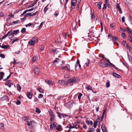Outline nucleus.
I'll use <instances>...</instances> for the list:
<instances>
[{
	"label": "nucleus",
	"instance_id": "1",
	"mask_svg": "<svg viewBox=\"0 0 132 132\" xmlns=\"http://www.w3.org/2000/svg\"><path fill=\"white\" fill-rule=\"evenodd\" d=\"M79 80V78H76L71 79L67 81V83L68 85H72L73 84L77 82Z\"/></svg>",
	"mask_w": 132,
	"mask_h": 132
},
{
	"label": "nucleus",
	"instance_id": "2",
	"mask_svg": "<svg viewBox=\"0 0 132 132\" xmlns=\"http://www.w3.org/2000/svg\"><path fill=\"white\" fill-rule=\"evenodd\" d=\"M38 40V39L37 37L33 38L28 42V44L30 45H33L37 42Z\"/></svg>",
	"mask_w": 132,
	"mask_h": 132
},
{
	"label": "nucleus",
	"instance_id": "3",
	"mask_svg": "<svg viewBox=\"0 0 132 132\" xmlns=\"http://www.w3.org/2000/svg\"><path fill=\"white\" fill-rule=\"evenodd\" d=\"M27 125L29 127V128L32 126L34 123V121L33 120H30V118L28 120H27Z\"/></svg>",
	"mask_w": 132,
	"mask_h": 132
},
{
	"label": "nucleus",
	"instance_id": "4",
	"mask_svg": "<svg viewBox=\"0 0 132 132\" xmlns=\"http://www.w3.org/2000/svg\"><path fill=\"white\" fill-rule=\"evenodd\" d=\"M81 66L79 63V60H77V61L76 62L75 64V68L76 69L77 68H78L79 69H81Z\"/></svg>",
	"mask_w": 132,
	"mask_h": 132
},
{
	"label": "nucleus",
	"instance_id": "5",
	"mask_svg": "<svg viewBox=\"0 0 132 132\" xmlns=\"http://www.w3.org/2000/svg\"><path fill=\"white\" fill-rule=\"evenodd\" d=\"M34 72L36 75H37L39 73V71L37 67L34 66Z\"/></svg>",
	"mask_w": 132,
	"mask_h": 132
},
{
	"label": "nucleus",
	"instance_id": "6",
	"mask_svg": "<svg viewBox=\"0 0 132 132\" xmlns=\"http://www.w3.org/2000/svg\"><path fill=\"white\" fill-rule=\"evenodd\" d=\"M77 2L76 0H72L71 3V8L73 9L75 8V4Z\"/></svg>",
	"mask_w": 132,
	"mask_h": 132
},
{
	"label": "nucleus",
	"instance_id": "7",
	"mask_svg": "<svg viewBox=\"0 0 132 132\" xmlns=\"http://www.w3.org/2000/svg\"><path fill=\"white\" fill-rule=\"evenodd\" d=\"M59 82L62 85L65 84L66 85H68L67 83V81H65L64 80H59Z\"/></svg>",
	"mask_w": 132,
	"mask_h": 132
},
{
	"label": "nucleus",
	"instance_id": "8",
	"mask_svg": "<svg viewBox=\"0 0 132 132\" xmlns=\"http://www.w3.org/2000/svg\"><path fill=\"white\" fill-rule=\"evenodd\" d=\"M58 114V116L60 118H61V116H62L63 117H64L65 116H68L66 114H63L59 112L57 113Z\"/></svg>",
	"mask_w": 132,
	"mask_h": 132
},
{
	"label": "nucleus",
	"instance_id": "9",
	"mask_svg": "<svg viewBox=\"0 0 132 132\" xmlns=\"http://www.w3.org/2000/svg\"><path fill=\"white\" fill-rule=\"evenodd\" d=\"M65 106L68 108L72 106V103L70 102H69L65 104Z\"/></svg>",
	"mask_w": 132,
	"mask_h": 132
},
{
	"label": "nucleus",
	"instance_id": "10",
	"mask_svg": "<svg viewBox=\"0 0 132 132\" xmlns=\"http://www.w3.org/2000/svg\"><path fill=\"white\" fill-rule=\"evenodd\" d=\"M27 97L30 99H31L32 97V94L29 92H27Z\"/></svg>",
	"mask_w": 132,
	"mask_h": 132
},
{
	"label": "nucleus",
	"instance_id": "11",
	"mask_svg": "<svg viewBox=\"0 0 132 132\" xmlns=\"http://www.w3.org/2000/svg\"><path fill=\"white\" fill-rule=\"evenodd\" d=\"M45 82L46 83L48 84L49 85H52L53 84L52 81H50V80H46Z\"/></svg>",
	"mask_w": 132,
	"mask_h": 132
},
{
	"label": "nucleus",
	"instance_id": "12",
	"mask_svg": "<svg viewBox=\"0 0 132 132\" xmlns=\"http://www.w3.org/2000/svg\"><path fill=\"white\" fill-rule=\"evenodd\" d=\"M101 128L103 132H105L106 130V128L104 126L103 124H102L101 127Z\"/></svg>",
	"mask_w": 132,
	"mask_h": 132
},
{
	"label": "nucleus",
	"instance_id": "13",
	"mask_svg": "<svg viewBox=\"0 0 132 132\" xmlns=\"http://www.w3.org/2000/svg\"><path fill=\"white\" fill-rule=\"evenodd\" d=\"M66 68L67 70L69 71H70V66L68 64H67L65 66V68Z\"/></svg>",
	"mask_w": 132,
	"mask_h": 132
},
{
	"label": "nucleus",
	"instance_id": "14",
	"mask_svg": "<svg viewBox=\"0 0 132 132\" xmlns=\"http://www.w3.org/2000/svg\"><path fill=\"white\" fill-rule=\"evenodd\" d=\"M19 30H14L13 32L12 31L13 33H11L13 35L14 34H17L19 33Z\"/></svg>",
	"mask_w": 132,
	"mask_h": 132
},
{
	"label": "nucleus",
	"instance_id": "15",
	"mask_svg": "<svg viewBox=\"0 0 132 132\" xmlns=\"http://www.w3.org/2000/svg\"><path fill=\"white\" fill-rule=\"evenodd\" d=\"M4 73L3 72H0V80L3 79V76L4 75Z\"/></svg>",
	"mask_w": 132,
	"mask_h": 132
},
{
	"label": "nucleus",
	"instance_id": "16",
	"mask_svg": "<svg viewBox=\"0 0 132 132\" xmlns=\"http://www.w3.org/2000/svg\"><path fill=\"white\" fill-rule=\"evenodd\" d=\"M113 75L114 77L116 78H120V76L119 75L115 73H113Z\"/></svg>",
	"mask_w": 132,
	"mask_h": 132
},
{
	"label": "nucleus",
	"instance_id": "17",
	"mask_svg": "<svg viewBox=\"0 0 132 132\" xmlns=\"http://www.w3.org/2000/svg\"><path fill=\"white\" fill-rule=\"evenodd\" d=\"M30 118V117H23L22 118V119L24 121H26L27 122V120H28Z\"/></svg>",
	"mask_w": 132,
	"mask_h": 132
},
{
	"label": "nucleus",
	"instance_id": "18",
	"mask_svg": "<svg viewBox=\"0 0 132 132\" xmlns=\"http://www.w3.org/2000/svg\"><path fill=\"white\" fill-rule=\"evenodd\" d=\"M102 60L100 61V63L99 65H100L102 67H103L104 65L105 62H102Z\"/></svg>",
	"mask_w": 132,
	"mask_h": 132
},
{
	"label": "nucleus",
	"instance_id": "19",
	"mask_svg": "<svg viewBox=\"0 0 132 132\" xmlns=\"http://www.w3.org/2000/svg\"><path fill=\"white\" fill-rule=\"evenodd\" d=\"M127 31L130 34H132V31L129 28H128L127 29Z\"/></svg>",
	"mask_w": 132,
	"mask_h": 132
},
{
	"label": "nucleus",
	"instance_id": "20",
	"mask_svg": "<svg viewBox=\"0 0 132 132\" xmlns=\"http://www.w3.org/2000/svg\"><path fill=\"white\" fill-rule=\"evenodd\" d=\"M102 4V3L101 2H100L98 3L97 6L99 9H101Z\"/></svg>",
	"mask_w": 132,
	"mask_h": 132
},
{
	"label": "nucleus",
	"instance_id": "21",
	"mask_svg": "<svg viewBox=\"0 0 132 132\" xmlns=\"http://www.w3.org/2000/svg\"><path fill=\"white\" fill-rule=\"evenodd\" d=\"M85 62L86 66H88L89 62V60L88 59H87L85 61Z\"/></svg>",
	"mask_w": 132,
	"mask_h": 132
},
{
	"label": "nucleus",
	"instance_id": "22",
	"mask_svg": "<svg viewBox=\"0 0 132 132\" xmlns=\"http://www.w3.org/2000/svg\"><path fill=\"white\" fill-rule=\"evenodd\" d=\"M86 123L88 125H92V122L91 121H89L88 120H87L86 121Z\"/></svg>",
	"mask_w": 132,
	"mask_h": 132
},
{
	"label": "nucleus",
	"instance_id": "23",
	"mask_svg": "<svg viewBox=\"0 0 132 132\" xmlns=\"http://www.w3.org/2000/svg\"><path fill=\"white\" fill-rule=\"evenodd\" d=\"M38 90L39 92L41 93H43L44 91V90L42 89L40 87L38 88Z\"/></svg>",
	"mask_w": 132,
	"mask_h": 132
},
{
	"label": "nucleus",
	"instance_id": "24",
	"mask_svg": "<svg viewBox=\"0 0 132 132\" xmlns=\"http://www.w3.org/2000/svg\"><path fill=\"white\" fill-rule=\"evenodd\" d=\"M67 128H69V129L74 128V126L72 127L71 125L68 124L66 127Z\"/></svg>",
	"mask_w": 132,
	"mask_h": 132
},
{
	"label": "nucleus",
	"instance_id": "25",
	"mask_svg": "<svg viewBox=\"0 0 132 132\" xmlns=\"http://www.w3.org/2000/svg\"><path fill=\"white\" fill-rule=\"evenodd\" d=\"M90 130L88 131V132H94L95 129L93 128H90L89 129Z\"/></svg>",
	"mask_w": 132,
	"mask_h": 132
},
{
	"label": "nucleus",
	"instance_id": "26",
	"mask_svg": "<svg viewBox=\"0 0 132 132\" xmlns=\"http://www.w3.org/2000/svg\"><path fill=\"white\" fill-rule=\"evenodd\" d=\"M20 21L19 20H18L16 21H13L12 23H13L14 24H16L18 23H20Z\"/></svg>",
	"mask_w": 132,
	"mask_h": 132
},
{
	"label": "nucleus",
	"instance_id": "27",
	"mask_svg": "<svg viewBox=\"0 0 132 132\" xmlns=\"http://www.w3.org/2000/svg\"><path fill=\"white\" fill-rule=\"evenodd\" d=\"M59 61V59L57 58H56L55 60H54L53 62V63H58Z\"/></svg>",
	"mask_w": 132,
	"mask_h": 132
},
{
	"label": "nucleus",
	"instance_id": "28",
	"mask_svg": "<svg viewBox=\"0 0 132 132\" xmlns=\"http://www.w3.org/2000/svg\"><path fill=\"white\" fill-rule=\"evenodd\" d=\"M103 58H105V60H106V61H108V62H109V63H110L111 65H113V66H114V65L112 63H111L110 62V61L109 60V59H106V58H105V57H104V56H103Z\"/></svg>",
	"mask_w": 132,
	"mask_h": 132
},
{
	"label": "nucleus",
	"instance_id": "29",
	"mask_svg": "<svg viewBox=\"0 0 132 132\" xmlns=\"http://www.w3.org/2000/svg\"><path fill=\"white\" fill-rule=\"evenodd\" d=\"M86 87L87 88V90H92V88L91 86H86Z\"/></svg>",
	"mask_w": 132,
	"mask_h": 132
},
{
	"label": "nucleus",
	"instance_id": "30",
	"mask_svg": "<svg viewBox=\"0 0 132 132\" xmlns=\"http://www.w3.org/2000/svg\"><path fill=\"white\" fill-rule=\"evenodd\" d=\"M16 86H17V87L18 89V90L19 91H20L21 90V87L20 86V85H19L18 84H17L16 85Z\"/></svg>",
	"mask_w": 132,
	"mask_h": 132
},
{
	"label": "nucleus",
	"instance_id": "31",
	"mask_svg": "<svg viewBox=\"0 0 132 132\" xmlns=\"http://www.w3.org/2000/svg\"><path fill=\"white\" fill-rule=\"evenodd\" d=\"M37 12H36L35 13H28V15L29 16H34L36 14Z\"/></svg>",
	"mask_w": 132,
	"mask_h": 132
},
{
	"label": "nucleus",
	"instance_id": "32",
	"mask_svg": "<svg viewBox=\"0 0 132 132\" xmlns=\"http://www.w3.org/2000/svg\"><path fill=\"white\" fill-rule=\"evenodd\" d=\"M9 45H2L1 46V48H8L9 47Z\"/></svg>",
	"mask_w": 132,
	"mask_h": 132
},
{
	"label": "nucleus",
	"instance_id": "33",
	"mask_svg": "<svg viewBox=\"0 0 132 132\" xmlns=\"http://www.w3.org/2000/svg\"><path fill=\"white\" fill-rule=\"evenodd\" d=\"M38 0H36V1L34 2V3L32 4V5H31L29 7H32L34 5H35L36 4V3L38 1Z\"/></svg>",
	"mask_w": 132,
	"mask_h": 132
},
{
	"label": "nucleus",
	"instance_id": "34",
	"mask_svg": "<svg viewBox=\"0 0 132 132\" xmlns=\"http://www.w3.org/2000/svg\"><path fill=\"white\" fill-rule=\"evenodd\" d=\"M128 57L130 62L132 63V58L131 56H129V55L128 54Z\"/></svg>",
	"mask_w": 132,
	"mask_h": 132
},
{
	"label": "nucleus",
	"instance_id": "35",
	"mask_svg": "<svg viewBox=\"0 0 132 132\" xmlns=\"http://www.w3.org/2000/svg\"><path fill=\"white\" fill-rule=\"evenodd\" d=\"M61 128V126L60 125H59L56 127V129L57 130H60V129Z\"/></svg>",
	"mask_w": 132,
	"mask_h": 132
},
{
	"label": "nucleus",
	"instance_id": "36",
	"mask_svg": "<svg viewBox=\"0 0 132 132\" xmlns=\"http://www.w3.org/2000/svg\"><path fill=\"white\" fill-rule=\"evenodd\" d=\"M26 29L25 28H22L21 31V32L23 33H24L26 31Z\"/></svg>",
	"mask_w": 132,
	"mask_h": 132
},
{
	"label": "nucleus",
	"instance_id": "37",
	"mask_svg": "<svg viewBox=\"0 0 132 132\" xmlns=\"http://www.w3.org/2000/svg\"><path fill=\"white\" fill-rule=\"evenodd\" d=\"M106 85L107 87H109L110 86V82L109 81H108L106 84Z\"/></svg>",
	"mask_w": 132,
	"mask_h": 132
},
{
	"label": "nucleus",
	"instance_id": "38",
	"mask_svg": "<svg viewBox=\"0 0 132 132\" xmlns=\"http://www.w3.org/2000/svg\"><path fill=\"white\" fill-rule=\"evenodd\" d=\"M36 111L38 113H39L40 112V110L37 108H36Z\"/></svg>",
	"mask_w": 132,
	"mask_h": 132
},
{
	"label": "nucleus",
	"instance_id": "39",
	"mask_svg": "<svg viewBox=\"0 0 132 132\" xmlns=\"http://www.w3.org/2000/svg\"><path fill=\"white\" fill-rule=\"evenodd\" d=\"M48 5L46 6L44 9V11L45 13L46 11L48 10L47 7Z\"/></svg>",
	"mask_w": 132,
	"mask_h": 132
},
{
	"label": "nucleus",
	"instance_id": "40",
	"mask_svg": "<svg viewBox=\"0 0 132 132\" xmlns=\"http://www.w3.org/2000/svg\"><path fill=\"white\" fill-rule=\"evenodd\" d=\"M36 59V56H34L33 57L32 60L33 62H35Z\"/></svg>",
	"mask_w": 132,
	"mask_h": 132
},
{
	"label": "nucleus",
	"instance_id": "41",
	"mask_svg": "<svg viewBox=\"0 0 132 132\" xmlns=\"http://www.w3.org/2000/svg\"><path fill=\"white\" fill-rule=\"evenodd\" d=\"M8 32H9V34H8V35H9V36H13V35H12V34L11 33H12V31L11 30L10 31H9Z\"/></svg>",
	"mask_w": 132,
	"mask_h": 132
},
{
	"label": "nucleus",
	"instance_id": "42",
	"mask_svg": "<svg viewBox=\"0 0 132 132\" xmlns=\"http://www.w3.org/2000/svg\"><path fill=\"white\" fill-rule=\"evenodd\" d=\"M82 95V94L80 93H79V95L78 96V98L79 100H80V98L81 97V96Z\"/></svg>",
	"mask_w": 132,
	"mask_h": 132
},
{
	"label": "nucleus",
	"instance_id": "43",
	"mask_svg": "<svg viewBox=\"0 0 132 132\" xmlns=\"http://www.w3.org/2000/svg\"><path fill=\"white\" fill-rule=\"evenodd\" d=\"M44 47L42 46L40 48V51H41L44 50Z\"/></svg>",
	"mask_w": 132,
	"mask_h": 132
},
{
	"label": "nucleus",
	"instance_id": "44",
	"mask_svg": "<svg viewBox=\"0 0 132 132\" xmlns=\"http://www.w3.org/2000/svg\"><path fill=\"white\" fill-rule=\"evenodd\" d=\"M80 126L78 125H76L75 126H74V128L77 129V128H79Z\"/></svg>",
	"mask_w": 132,
	"mask_h": 132
},
{
	"label": "nucleus",
	"instance_id": "45",
	"mask_svg": "<svg viewBox=\"0 0 132 132\" xmlns=\"http://www.w3.org/2000/svg\"><path fill=\"white\" fill-rule=\"evenodd\" d=\"M28 15V13H27V14H26L24 16H25V17H24V18H21V20L22 21V20H24L25 19V17L27 16V15Z\"/></svg>",
	"mask_w": 132,
	"mask_h": 132
},
{
	"label": "nucleus",
	"instance_id": "46",
	"mask_svg": "<svg viewBox=\"0 0 132 132\" xmlns=\"http://www.w3.org/2000/svg\"><path fill=\"white\" fill-rule=\"evenodd\" d=\"M18 63H20V62H16L15 61V59H14V61L13 62V64L14 65H16V64H18Z\"/></svg>",
	"mask_w": 132,
	"mask_h": 132
},
{
	"label": "nucleus",
	"instance_id": "47",
	"mask_svg": "<svg viewBox=\"0 0 132 132\" xmlns=\"http://www.w3.org/2000/svg\"><path fill=\"white\" fill-rule=\"evenodd\" d=\"M4 124L3 123H1L0 124V127L2 128V129L4 128Z\"/></svg>",
	"mask_w": 132,
	"mask_h": 132
},
{
	"label": "nucleus",
	"instance_id": "48",
	"mask_svg": "<svg viewBox=\"0 0 132 132\" xmlns=\"http://www.w3.org/2000/svg\"><path fill=\"white\" fill-rule=\"evenodd\" d=\"M97 122H94V127L95 128H96V125H97Z\"/></svg>",
	"mask_w": 132,
	"mask_h": 132
},
{
	"label": "nucleus",
	"instance_id": "49",
	"mask_svg": "<svg viewBox=\"0 0 132 132\" xmlns=\"http://www.w3.org/2000/svg\"><path fill=\"white\" fill-rule=\"evenodd\" d=\"M43 22H42L41 23L40 25V26H39V27L38 28L39 29H40L42 28V26L43 25Z\"/></svg>",
	"mask_w": 132,
	"mask_h": 132
},
{
	"label": "nucleus",
	"instance_id": "50",
	"mask_svg": "<svg viewBox=\"0 0 132 132\" xmlns=\"http://www.w3.org/2000/svg\"><path fill=\"white\" fill-rule=\"evenodd\" d=\"M50 130H52L53 128V126H52V123H51L50 125Z\"/></svg>",
	"mask_w": 132,
	"mask_h": 132
},
{
	"label": "nucleus",
	"instance_id": "51",
	"mask_svg": "<svg viewBox=\"0 0 132 132\" xmlns=\"http://www.w3.org/2000/svg\"><path fill=\"white\" fill-rule=\"evenodd\" d=\"M49 114L52 117H54V116L53 114V113L52 111H51L49 112Z\"/></svg>",
	"mask_w": 132,
	"mask_h": 132
},
{
	"label": "nucleus",
	"instance_id": "52",
	"mask_svg": "<svg viewBox=\"0 0 132 132\" xmlns=\"http://www.w3.org/2000/svg\"><path fill=\"white\" fill-rule=\"evenodd\" d=\"M117 39V38L115 37H113L112 38V40L113 41L116 40Z\"/></svg>",
	"mask_w": 132,
	"mask_h": 132
},
{
	"label": "nucleus",
	"instance_id": "53",
	"mask_svg": "<svg viewBox=\"0 0 132 132\" xmlns=\"http://www.w3.org/2000/svg\"><path fill=\"white\" fill-rule=\"evenodd\" d=\"M43 97V95L41 94H39V95L38 96V97L39 98H42Z\"/></svg>",
	"mask_w": 132,
	"mask_h": 132
},
{
	"label": "nucleus",
	"instance_id": "54",
	"mask_svg": "<svg viewBox=\"0 0 132 132\" xmlns=\"http://www.w3.org/2000/svg\"><path fill=\"white\" fill-rule=\"evenodd\" d=\"M0 56L1 57H2L3 58H4L5 57V56L3 54H0Z\"/></svg>",
	"mask_w": 132,
	"mask_h": 132
},
{
	"label": "nucleus",
	"instance_id": "55",
	"mask_svg": "<svg viewBox=\"0 0 132 132\" xmlns=\"http://www.w3.org/2000/svg\"><path fill=\"white\" fill-rule=\"evenodd\" d=\"M120 30L121 31H126V30L125 29L122 28L121 27L120 28Z\"/></svg>",
	"mask_w": 132,
	"mask_h": 132
},
{
	"label": "nucleus",
	"instance_id": "56",
	"mask_svg": "<svg viewBox=\"0 0 132 132\" xmlns=\"http://www.w3.org/2000/svg\"><path fill=\"white\" fill-rule=\"evenodd\" d=\"M6 85H7L9 87H11V83L9 82Z\"/></svg>",
	"mask_w": 132,
	"mask_h": 132
},
{
	"label": "nucleus",
	"instance_id": "57",
	"mask_svg": "<svg viewBox=\"0 0 132 132\" xmlns=\"http://www.w3.org/2000/svg\"><path fill=\"white\" fill-rule=\"evenodd\" d=\"M34 10V9L32 8L31 9H29V10H26V12H27L28 11H32Z\"/></svg>",
	"mask_w": 132,
	"mask_h": 132
},
{
	"label": "nucleus",
	"instance_id": "58",
	"mask_svg": "<svg viewBox=\"0 0 132 132\" xmlns=\"http://www.w3.org/2000/svg\"><path fill=\"white\" fill-rule=\"evenodd\" d=\"M126 48L127 49H128L130 51L131 50L130 47L127 44L126 45Z\"/></svg>",
	"mask_w": 132,
	"mask_h": 132
},
{
	"label": "nucleus",
	"instance_id": "59",
	"mask_svg": "<svg viewBox=\"0 0 132 132\" xmlns=\"http://www.w3.org/2000/svg\"><path fill=\"white\" fill-rule=\"evenodd\" d=\"M123 37H125L126 35L125 33H123L121 35Z\"/></svg>",
	"mask_w": 132,
	"mask_h": 132
},
{
	"label": "nucleus",
	"instance_id": "60",
	"mask_svg": "<svg viewBox=\"0 0 132 132\" xmlns=\"http://www.w3.org/2000/svg\"><path fill=\"white\" fill-rule=\"evenodd\" d=\"M83 128H84L86 129V128H87L86 125L85 124H84V123H83Z\"/></svg>",
	"mask_w": 132,
	"mask_h": 132
},
{
	"label": "nucleus",
	"instance_id": "61",
	"mask_svg": "<svg viewBox=\"0 0 132 132\" xmlns=\"http://www.w3.org/2000/svg\"><path fill=\"white\" fill-rule=\"evenodd\" d=\"M119 3L117 5V9H118L120 8V6L119 5Z\"/></svg>",
	"mask_w": 132,
	"mask_h": 132
},
{
	"label": "nucleus",
	"instance_id": "62",
	"mask_svg": "<svg viewBox=\"0 0 132 132\" xmlns=\"http://www.w3.org/2000/svg\"><path fill=\"white\" fill-rule=\"evenodd\" d=\"M31 25H32V24H31V23H29V24H26V27H27L28 26H30Z\"/></svg>",
	"mask_w": 132,
	"mask_h": 132
},
{
	"label": "nucleus",
	"instance_id": "63",
	"mask_svg": "<svg viewBox=\"0 0 132 132\" xmlns=\"http://www.w3.org/2000/svg\"><path fill=\"white\" fill-rule=\"evenodd\" d=\"M20 100H18L16 102V104L18 105H19L20 104Z\"/></svg>",
	"mask_w": 132,
	"mask_h": 132
},
{
	"label": "nucleus",
	"instance_id": "64",
	"mask_svg": "<svg viewBox=\"0 0 132 132\" xmlns=\"http://www.w3.org/2000/svg\"><path fill=\"white\" fill-rule=\"evenodd\" d=\"M110 26L111 27H113L114 26V23H112L111 24Z\"/></svg>",
	"mask_w": 132,
	"mask_h": 132
}]
</instances>
